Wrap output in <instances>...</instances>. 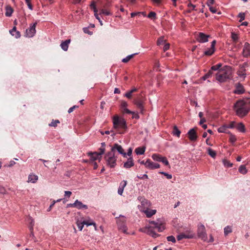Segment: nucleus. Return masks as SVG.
<instances>
[{
  "label": "nucleus",
  "instance_id": "4",
  "mask_svg": "<svg viewBox=\"0 0 250 250\" xmlns=\"http://www.w3.org/2000/svg\"><path fill=\"white\" fill-rule=\"evenodd\" d=\"M104 160L107 166L111 168H114L116 166L117 157L115 153L111 150L107 152L104 156Z\"/></svg>",
  "mask_w": 250,
  "mask_h": 250
},
{
  "label": "nucleus",
  "instance_id": "53",
  "mask_svg": "<svg viewBox=\"0 0 250 250\" xmlns=\"http://www.w3.org/2000/svg\"><path fill=\"white\" fill-rule=\"evenodd\" d=\"M127 106V104L126 102L122 101L121 104V107L122 110L124 108H126Z\"/></svg>",
  "mask_w": 250,
  "mask_h": 250
},
{
  "label": "nucleus",
  "instance_id": "45",
  "mask_svg": "<svg viewBox=\"0 0 250 250\" xmlns=\"http://www.w3.org/2000/svg\"><path fill=\"white\" fill-rule=\"evenodd\" d=\"M231 38H232L233 41L236 43L238 39V35L234 33H231Z\"/></svg>",
  "mask_w": 250,
  "mask_h": 250
},
{
  "label": "nucleus",
  "instance_id": "42",
  "mask_svg": "<svg viewBox=\"0 0 250 250\" xmlns=\"http://www.w3.org/2000/svg\"><path fill=\"white\" fill-rule=\"evenodd\" d=\"M231 229L229 226H227L224 229V233L225 235H227L229 233L231 232Z\"/></svg>",
  "mask_w": 250,
  "mask_h": 250
},
{
  "label": "nucleus",
  "instance_id": "31",
  "mask_svg": "<svg viewBox=\"0 0 250 250\" xmlns=\"http://www.w3.org/2000/svg\"><path fill=\"white\" fill-rule=\"evenodd\" d=\"M142 205L144 207V209H145L146 208V207L149 208L150 207V203L149 201L146 199H144L141 202Z\"/></svg>",
  "mask_w": 250,
  "mask_h": 250
},
{
  "label": "nucleus",
  "instance_id": "10",
  "mask_svg": "<svg viewBox=\"0 0 250 250\" xmlns=\"http://www.w3.org/2000/svg\"><path fill=\"white\" fill-rule=\"evenodd\" d=\"M247 62H244L243 64L239 65V69L237 73L240 77L245 78L246 75L245 68L248 66Z\"/></svg>",
  "mask_w": 250,
  "mask_h": 250
},
{
  "label": "nucleus",
  "instance_id": "19",
  "mask_svg": "<svg viewBox=\"0 0 250 250\" xmlns=\"http://www.w3.org/2000/svg\"><path fill=\"white\" fill-rule=\"evenodd\" d=\"M88 155L90 156V161H91V162H95L96 160H99V161H100L101 160V158L102 157V156H100L98 154V152H89L88 153Z\"/></svg>",
  "mask_w": 250,
  "mask_h": 250
},
{
  "label": "nucleus",
  "instance_id": "41",
  "mask_svg": "<svg viewBox=\"0 0 250 250\" xmlns=\"http://www.w3.org/2000/svg\"><path fill=\"white\" fill-rule=\"evenodd\" d=\"M166 41L164 40V37H161L158 39L157 43L158 45H160L164 43Z\"/></svg>",
  "mask_w": 250,
  "mask_h": 250
},
{
  "label": "nucleus",
  "instance_id": "55",
  "mask_svg": "<svg viewBox=\"0 0 250 250\" xmlns=\"http://www.w3.org/2000/svg\"><path fill=\"white\" fill-rule=\"evenodd\" d=\"M161 162H162L166 166H169V162L165 157H164L162 161H161Z\"/></svg>",
  "mask_w": 250,
  "mask_h": 250
},
{
  "label": "nucleus",
  "instance_id": "20",
  "mask_svg": "<svg viewBox=\"0 0 250 250\" xmlns=\"http://www.w3.org/2000/svg\"><path fill=\"white\" fill-rule=\"evenodd\" d=\"M134 163L133 161V158L131 157H130L127 159V160L126 162L124 163V167L125 168H129L133 166H134Z\"/></svg>",
  "mask_w": 250,
  "mask_h": 250
},
{
  "label": "nucleus",
  "instance_id": "12",
  "mask_svg": "<svg viewBox=\"0 0 250 250\" xmlns=\"http://www.w3.org/2000/svg\"><path fill=\"white\" fill-rule=\"evenodd\" d=\"M209 37V35H207L202 32H199L198 34L197 40L199 42L204 43L208 41V38Z\"/></svg>",
  "mask_w": 250,
  "mask_h": 250
},
{
  "label": "nucleus",
  "instance_id": "11",
  "mask_svg": "<svg viewBox=\"0 0 250 250\" xmlns=\"http://www.w3.org/2000/svg\"><path fill=\"white\" fill-rule=\"evenodd\" d=\"M145 164L146 167L149 169H156L160 167L159 164L153 162L150 159H147L145 162Z\"/></svg>",
  "mask_w": 250,
  "mask_h": 250
},
{
  "label": "nucleus",
  "instance_id": "56",
  "mask_svg": "<svg viewBox=\"0 0 250 250\" xmlns=\"http://www.w3.org/2000/svg\"><path fill=\"white\" fill-rule=\"evenodd\" d=\"M228 128H233L235 127V122H231L229 124H227Z\"/></svg>",
  "mask_w": 250,
  "mask_h": 250
},
{
  "label": "nucleus",
  "instance_id": "35",
  "mask_svg": "<svg viewBox=\"0 0 250 250\" xmlns=\"http://www.w3.org/2000/svg\"><path fill=\"white\" fill-rule=\"evenodd\" d=\"M238 170L240 173L243 174H245L247 173V169L245 165L240 166Z\"/></svg>",
  "mask_w": 250,
  "mask_h": 250
},
{
  "label": "nucleus",
  "instance_id": "8",
  "mask_svg": "<svg viewBox=\"0 0 250 250\" xmlns=\"http://www.w3.org/2000/svg\"><path fill=\"white\" fill-rule=\"evenodd\" d=\"M115 150H117L120 154H122L124 157H126V154L121 145L117 144H114L111 147V151L115 153Z\"/></svg>",
  "mask_w": 250,
  "mask_h": 250
},
{
  "label": "nucleus",
  "instance_id": "43",
  "mask_svg": "<svg viewBox=\"0 0 250 250\" xmlns=\"http://www.w3.org/2000/svg\"><path fill=\"white\" fill-rule=\"evenodd\" d=\"M212 74V72H211V70H209V71L205 75H204L202 79L203 80H206L207 79L209 78Z\"/></svg>",
  "mask_w": 250,
  "mask_h": 250
},
{
  "label": "nucleus",
  "instance_id": "57",
  "mask_svg": "<svg viewBox=\"0 0 250 250\" xmlns=\"http://www.w3.org/2000/svg\"><path fill=\"white\" fill-rule=\"evenodd\" d=\"M132 93L130 91H129L125 94V96L128 99H131L132 97Z\"/></svg>",
  "mask_w": 250,
  "mask_h": 250
},
{
  "label": "nucleus",
  "instance_id": "62",
  "mask_svg": "<svg viewBox=\"0 0 250 250\" xmlns=\"http://www.w3.org/2000/svg\"><path fill=\"white\" fill-rule=\"evenodd\" d=\"M137 177L140 179H147L148 176L147 174H145L142 176H140L137 175Z\"/></svg>",
  "mask_w": 250,
  "mask_h": 250
},
{
  "label": "nucleus",
  "instance_id": "15",
  "mask_svg": "<svg viewBox=\"0 0 250 250\" xmlns=\"http://www.w3.org/2000/svg\"><path fill=\"white\" fill-rule=\"evenodd\" d=\"M243 55L244 57L250 56V45L248 42L245 43L243 50Z\"/></svg>",
  "mask_w": 250,
  "mask_h": 250
},
{
  "label": "nucleus",
  "instance_id": "18",
  "mask_svg": "<svg viewBox=\"0 0 250 250\" xmlns=\"http://www.w3.org/2000/svg\"><path fill=\"white\" fill-rule=\"evenodd\" d=\"M245 89L243 86L240 83H237L235 84V89L234 90V93L236 94H241L244 93Z\"/></svg>",
  "mask_w": 250,
  "mask_h": 250
},
{
  "label": "nucleus",
  "instance_id": "50",
  "mask_svg": "<svg viewBox=\"0 0 250 250\" xmlns=\"http://www.w3.org/2000/svg\"><path fill=\"white\" fill-rule=\"evenodd\" d=\"M167 239L168 241L172 242L173 243H175L176 242L175 237L172 235L167 236Z\"/></svg>",
  "mask_w": 250,
  "mask_h": 250
},
{
  "label": "nucleus",
  "instance_id": "24",
  "mask_svg": "<svg viewBox=\"0 0 250 250\" xmlns=\"http://www.w3.org/2000/svg\"><path fill=\"white\" fill-rule=\"evenodd\" d=\"M28 182H30L33 183H35L37 182L38 179V176L35 174H30L28 176Z\"/></svg>",
  "mask_w": 250,
  "mask_h": 250
},
{
  "label": "nucleus",
  "instance_id": "25",
  "mask_svg": "<svg viewBox=\"0 0 250 250\" xmlns=\"http://www.w3.org/2000/svg\"><path fill=\"white\" fill-rule=\"evenodd\" d=\"M163 158L164 157L158 154H153L152 155V158L153 160L158 162H161Z\"/></svg>",
  "mask_w": 250,
  "mask_h": 250
},
{
  "label": "nucleus",
  "instance_id": "28",
  "mask_svg": "<svg viewBox=\"0 0 250 250\" xmlns=\"http://www.w3.org/2000/svg\"><path fill=\"white\" fill-rule=\"evenodd\" d=\"M145 147H139L135 149V151L138 155H142L145 153Z\"/></svg>",
  "mask_w": 250,
  "mask_h": 250
},
{
  "label": "nucleus",
  "instance_id": "47",
  "mask_svg": "<svg viewBox=\"0 0 250 250\" xmlns=\"http://www.w3.org/2000/svg\"><path fill=\"white\" fill-rule=\"evenodd\" d=\"M156 13L154 12H150L148 16L147 17L150 19H155L156 18Z\"/></svg>",
  "mask_w": 250,
  "mask_h": 250
},
{
  "label": "nucleus",
  "instance_id": "26",
  "mask_svg": "<svg viewBox=\"0 0 250 250\" xmlns=\"http://www.w3.org/2000/svg\"><path fill=\"white\" fill-rule=\"evenodd\" d=\"M237 129L241 132H245L246 129L244 125L242 123H239L236 126Z\"/></svg>",
  "mask_w": 250,
  "mask_h": 250
},
{
  "label": "nucleus",
  "instance_id": "21",
  "mask_svg": "<svg viewBox=\"0 0 250 250\" xmlns=\"http://www.w3.org/2000/svg\"><path fill=\"white\" fill-rule=\"evenodd\" d=\"M126 184H127V181H125V180H123L120 183L119 187L118 189V193L119 195H122L124 188L126 186Z\"/></svg>",
  "mask_w": 250,
  "mask_h": 250
},
{
  "label": "nucleus",
  "instance_id": "16",
  "mask_svg": "<svg viewBox=\"0 0 250 250\" xmlns=\"http://www.w3.org/2000/svg\"><path fill=\"white\" fill-rule=\"evenodd\" d=\"M216 42L215 40H214L212 42L210 47L207 50L205 51L204 54L205 55L210 56L214 53L215 50V45L216 44Z\"/></svg>",
  "mask_w": 250,
  "mask_h": 250
},
{
  "label": "nucleus",
  "instance_id": "58",
  "mask_svg": "<svg viewBox=\"0 0 250 250\" xmlns=\"http://www.w3.org/2000/svg\"><path fill=\"white\" fill-rule=\"evenodd\" d=\"M122 110L123 113L130 114L131 113H133V111H130L126 108H124Z\"/></svg>",
  "mask_w": 250,
  "mask_h": 250
},
{
  "label": "nucleus",
  "instance_id": "2",
  "mask_svg": "<svg viewBox=\"0 0 250 250\" xmlns=\"http://www.w3.org/2000/svg\"><path fill=\"white\" fill-rule=\"evenodd\" d=\"M149 223L151 224L150 226L141 229L140 231L146 233L154 238H156L159 235L155 232V230L162 232L165 229V227L163 224H159L153 221L149 222Z\"/></svg>",
  "mask_w": 250,
  "mask_h": 250
},
{
  "label": "nucleus",
  "instance_id": "17",
  "mask_svg": "<svg viewBox=\"0 0 250 250\" xmlns=\"http://www.w3.org/2000/svg\"><path fill=\"white\" fill-rule=\"evenodd\" d=\"M142 211L146 214V216L148 218L151 217L153 215L155 214L157 211L156 209H150L148 207H146V208L143 209Z\"/></svg>",
  "mask_w": 250,
  "mask_h": 250
},
{
  "label": "nucleus",
  "instance_id": "6",
  "mask_svg": "<svg viewBox=\"0 0 250 250\" xmlns=\"http://www.w3.org/2000/svg\"><path fill=\"white\" fill-rule=\"evenodd\" d=\"M197 234L198 236L203 241H205L207 240V234L205 227L202 223H199L198 225Z\"/></svg>",
  "mask_w": 250,
  "mask_h": 250
},
{
  "label": "nucleus",
  "instance_id": "51",
  "mask_svg": "<svg viewBox=\"0 0 250 250\" xmlns=\"http://www.w3.org/2000/svg\"><path fill=\"white\" fill-rule=\"evenodd\" d=\"M159 173L165 175L167 179H170L172 178V175L164 172H159Z\"/></svg>",
  "mask_w": 250,
  "mask_h": 250
},
{
  "label": "nucleus",
  "instance_id": "52",
  "mask_svg": "<svg viewBox=\"0 0 250 250\" xmlns=\"http://www.w3.org/2000/svg\"><path fill=\"white\" fill-rule=\"evenodd\" d=\"M224 165L225 166L228 167H230L232 166V164L230 163L229 161L227 160L224 161Z\"/></svg>",
  "mask_w": 250,
  "mask_h": 250
},
{
  "label": "nucleus",
  "instance_id": "59",
  "mask_svg": "<svg viewBox=\"0 0 250 250\" xmlns=\"http://www.w3.org/2000/svg\"><path fill=\"white\" fill-rule=\"evenodd\" d=\"M77 108H78V106H77V105H74L72 107H70L68 109V112L69 113H70L74 111V110L75 109Z\"/></svg>",
  "mask_w": 250,
  "mask_h": 250
},
{
  "label": "nucleus",
  "instance_id": "64",
  "mask_svg": "<svg viewBox=\"0 0 250 250\" xmlns=\"http://www.w3.org/2000/svg\"><path fill=\"white\" fill-rule=\"evenodd\" d=\"M209 10L210 12H211L212 13H215L217 12V10L215 7H213L212 6L209 7Z\"/></svg>",
  "mask_w": 250,
  "mask_h": 250
},
{
  "label": "nucleus",
  "instance_id": "39",
  "mask_svg": "<svg viewBox=\"0 0 250 250\" xmlns=\"http://www.w3.org/2000/svg\"><path fill=\"white\" fill-rule=\"evenodd\" d=\"M208 154L212 157L214 158L216 156V152L212 150L210 148H208Z\"/></svg>",
  "mask_w": 250,
  "mask_h": 250
},
{
  "label": "nucleus",
  "instance_id": "23",
  "mask_svg": "<svg viewBox=\"0 0 250 250\" xmlns=\"http://www.w3.org/2000/svg\"><path fill=\"white\" fill-rule=\"evenodd\" d=\"M70 42V40H66V41L62 42L61 44V48L64 51H67L68 48V45Z\"/></svg>",
  "mask_w": 250,
  "mask_h": 250
},
{
  "label": "nucleus",
  "instance_id": "22",
  "mask_svg": "<svg viewBox=\"0 0 250 250\" xmlns=\"http://www.w3.org/2000/svg\"><path fill=\"white\" fill-rule=\"evenodd\" d=\"M75 208L81 209L82 208L87 209L88 208L87 205L83 204L81 202L79 201L78 200H76L75 201Z\"/></svg>",
  "mask_w": 250,
  "mask_h": 250
},
{
  "label": "nucleus",
  "instance_id": "40",
  "mask_svg": "<svg viewBox=\"0 0 250 250\" xmlns=\"http://www.w3.org/2000/svg\"><path fill=\"white\" fill-rule=\"evenodd\" d=\"M60 123V121L58 120H52V122L49 124L50 126L56 127L58 125V124Z\"/></svg>",
  "mask_w": 250,
  "mask_h": 250
},
{
  "label": "nucleus",
  "instance_id": "27",
  "mask_svg": "<svg viewBox=\"0 0 250 250\" xmlns=\"http://www.w3.org/2000/svg\"><path fill=\"white\" fill-rule=\"evenodd\" d=\"M228 127L227 124L224 125L221 127H219L218 129V131L220 133H228V131H227V129Z\"/></svg>",
  "mask_w": 250,
  "mask_h": 250
},
{
  "label": "nucleus",
  "instance_id": "9",
  "mask_svg": "<svg viewBox=\"0 0 250 250\" xmlns=\"http://www.w3.org/2000/svg\"><path fill=\"white\" fill-rule=\"evenodd\" d=\"M125 219L123 218V220L118 219L117 221L119 229L125 233L127 234V227L125 225Z\"/></svg>",
  "mask_w": 250,
  "mask_h": 250
},
{
  "label": "nucleus",
  "instance_id": "30",
  "mask_svg": "<svg viewBox=\"0 0 250 250\" xmlns=\"http://www.w3.org/2000/svg\"><path fill=\"white\" fill-rule=\"evenodd\" d=\"M5 9H6L5 15L7 17L11 16L12 13L13 12V9H12V8L11 6H6Z\"/></svg>",
  "mask_w": 250,
  "mask_h": 250
},
{
  "label": "nucleus",
  "instance_id": "49",
  "mask_svg": "<svg viewBox=\"0 0 250 250\" xmlns=\"http://www.w3.org/2000/svg\"><path fill=\"white\" fill-rule=\"evenodd\" d=\"M14 24L15 25L13 28L9 31V33L12 35L14 36V32H16V20L14 21Z\"/></svg>",
  "mask_w": 250,
  "mask_h": 250
},
{
  "label": "nucleus",
  "instance_id": "46",
  "mask_svg": "<svg viewBox=\"0 0 250 250\" xmlns=\"http://www.w3.org/2000/svg\"><path fill=\"white\" fill-rule=\"evenodd\" d=\"M238 17L239 18H240V19L239 20V22H242L243 21H244L245 20V13H240L238 14Z\"/></svg>",
  "mask_w": 250,
  "mask_h": 250
},
{
  "label": "nucleus",
  "instance_id": "14",
  "mask_svg": "<svg viewBox=\"0 0 250 250\" xmlns=\"http://www.w3.org/2000/svg\"><path fill=\"white\" fill-rule=\"evenodd\" d=\"M188 137L191 141H195L197 138V135L195 128L190 129L188 133Z\"/></svg>",
  "mask_w": 250,
  "mask_h": 250
},
{
  "label": "nucleus",
  "instance_id": "44",
  "mask_svg": "<svg viewBox=\"0 0 250 250\" xmlns=\"http://www.w3.org/2000/svg\"><path fill=\"white\" fill-rule=\"evenodd\" d=\"M90 6V8L93 10L94 13H96V11H98V10L96 6L95 2L94 1H93L91 2Z\"/></svg>",
  "mask_w": 250,
  "mask_h": 250
},
{
  "label": "nucleus",
  "instance_id": "38",
  "mask_svg": "<svg viewBox=\"0 0 250 250\" xmlns=\"http://www.w3.org/2000/svg\"><path fill=\"white\" fill-rule=\"evenodd\" d=\"M192 236H189V235H187L185 234H180L179 235H178L177 236V239L178 240L180 241L182 239H183V238H192Z\"/></svg>",
  "mask_w": 250,
  "mask_h": 250
},
{
  "label": "nucleus",
  "instance_id": "29",
  "mask_svg": "<svg viewBox=\"0 0 250 250\" xmlns=\"http://www.w3.org/2000/svg\"><path fill=\"white\" fill-rule=\"evenodd\" d=\"M172 134L178 137H179L180 136L181 131L176 125L174 126L173 127Z\"/></svg>",
  "mask_w": 250,
  "mask_h": 250
},
{
  "label": "nucleus",
  "instance_id": "1",
  "mask_svg": "<svg viewBox=\"0 0 250 250\" xmlns=\"http://www.w3.org/2000/svg\"><path fill=\"white\" fill-rule=\"evenodd\" d=\"M234 107L236 115L243 117L250 111V99L239 100L235 104Z\"/></svg>",
  "mask_w": 250,
  "mask_h": 250
},
{
  "label": "nucleus",
  "instance_id": "34",
  "mask_svg": "<svg viewBox=\"0 0 250 250\" xmlns=\"http://www.w3.org/2000/svg\"><path fill=\"white\" fill-rule=\"evenodd\" d=\"M83 224H84V225H86L87 226L93 225L95 228V229L97 230L96 224L95 223H94L92 221H89V220L88 221H83Z\"/></svg>",
  "mask_w": 250,
  "mask_h": 250
},
{
  "label": "nucleus",
  "instance_id": "48",
  "mask_svg": "<svg viewBox=\"0 0 250 250\" xmlns=\"http://www.w3.org/2000/svg\"><path fill=\"white\" fill-rule=\"evenodd\" d=\"M76 224H77V225L78 228L80 230H82L83 227V225H84V224H83V222H79L78 221H77Z\"/></svg>",
  "mask_w": 250,
  "mask_h": 250
},
{
  "label": "nucleus",
  "instance_id": "63",
  "mask_svg": "<svg viewBox=\"0 0 250 250\" xmlns=\"http://www.w3.org/2000/svg\"><path fill=\"white\" fill-rule=\"evenodd\" d=\"M169 46H170V45L169 43L165 44V45H164V46L163 47L164 51H166L169 48Z\"/></svg>",
  "mask_w": 250,
  "mask_h": 250
},
{
  "label": "nucleus",
  "instance_id": "13",
  "mask_svg": "<svg viewBox=\"0 0 250 250\" xmlns=\"http://www.w3.org/2000/svg\"><path fill=\"white\" fill-rule=\"evenodd\" d=\"M36 23H34L30 28L26 30V36L28 37H32L36 33Z\"/></svg>",
  "mask_w": 250,
  "mask_h": 250
},
{
  "label": "nucleus",
  "instance_id": "36",
  "mask_svg": "<svg viewBox=\"0 0 250 250\" xmlns=\"http://www.w3.org/2000/svg\"><path fill=\"white\" fill-rule=\"evenodd\" d=\"M228 133L229 134V141L231 143H234L236 141V137L234 135L231 133L229 131H228Z\"/></svg>",
  "mask_w": 250,
  "mask_h": 250
},
{
  "label": "nucleus",
  "instance_id": "60",
  "mask_svg": "<svg viewBox=\"0 0 250 250\" xmlns=\"http://www.w3.org/2000/svg\"><path fill=\"white\" fill-rule=\"evenodd\" d=\"M214 2V0H208L207 2V4L208 7L211 6L212 4H213Z\"/></svg>",
  "mask_w": 250,
  "mask_h": 250
},
{
  "label": "nucleus",
  "instance_id": "5",
  "mask_svg": "<svg viewBox=\"0 0 250 250\" xmlns=\"http://www.w3.org/2000/svg\"><path fill=\"white\" fill-rule=\"evenodd\" d=\"M113 123L115 128L125 129L126 128V122L125 119L119 118L117 115L114 116Z\"/></svg>",
  "mask_w": 250,
  "mask_h": 250
},
{
  "label": "nucleus",
  "instance_id": "37",
  "mask_svg": "<svg viewBox=\"0 0 250 250\" xmlns=\"http://www.w3.org/2000/svg\"><path fill=\"white\" fill-rule=\"evenodd\" d=\"M136 54H137V53L127 56L126 58H124L122 60V62H124V63L127 62L129 60H130L132 58H133Z\"/></svg>",
  "mask_w": 250,
  "mask_h": 250
},
{
  "label": "nucleus",
  "instance_id": "54",
  "mask_svg": "<svg viewBox=\"0 0 250 250\" xmlns=\"http://www.w3.org/2000/svg\"><path fill=\"white\" fill-rule=\"evenodd\" d=\"M100 150V152H98V154L100 156H101V155L102 154H103L104 153V151H105V148H104V147H100L99 149Z\"/></svg>",
  "mask_w": 250,
  "mask_h": 250
},
{
  "label": "nucleus",
  "instance_id": "3",
  "mask_svg": "<svg viewBox=\"0 0 250 250\" xmlns=\"http://www.w3.org/2000/svg\"><path fill=\"white\" fill-rule=\"evenodd\" d=\"M231 67L225 65L216 73V80L220 83L225 82L227 80L231 79Z\"/></svg>",
  "mask_w": 250,
  "mask_h": 250
},
{
  "label": "nucleus",
  "instance_id": "33",
  "mask_svg": "<svg viewBox=\"0 0 250 250\" xmlns=\"http://www.w3.org/2000/svg\"><path fill=\"white\" fill-rule=\"evenodd\" d=\"M222 64L221 63H218L215 65H213L211 67V69L210 70H211V72L213 71H218L219 69H221L222 68Z\"/></svg>",
  "mask_w": 250,
  "mask_h": 250
},
{
  "label": "nucleus",
  "instance_id": "61",
  "mask_svg": "<svg viewBox=\"0 0 250 250\" xmlns=\"http://www.w3.org/2000/svg\"><path fill=\"white\" fill-rule=\"evenodd\" d=\"M132 148L130 147L128 148V149L127 150V152L126 153V156H129V157H131V156L132 155Z\"/></svg>",
  "mask_w": 250,
  "mask_h": 250
},
{
  "label": "nucleus",
  "instance_id": "32",
  "mask_svg": "<svg viewBox=\"0 0 250 250\" xmlns=\"http://www.w3.org/2000/svg\"><path fill=\"white\" fill-rule=\"evenodd\" d=\"M100 14L104 15H105V16H109V15H111V13L107 9L102 8V9H100Z\"/></svg>",
  "mask_w": 250,
  "mask_h": 250
},
{
  "label": "nucleus",
  "instance_id": "7",
  "mask_svg": "<svg viewBox=\"0 0 250 250\" xmlns=\"http://www.w3.org/2000/svg\"><path fill=\"white\" fill-rule=\"evenodd\" d=\"M134 104L137 106V107L140 110L141 112L143 113L144 109L143 106V98L142 95H140L138 97L134 99Z\"/></svg>",
  "mask_w": 250,
  "mask_h": 250
}]
</instances>
